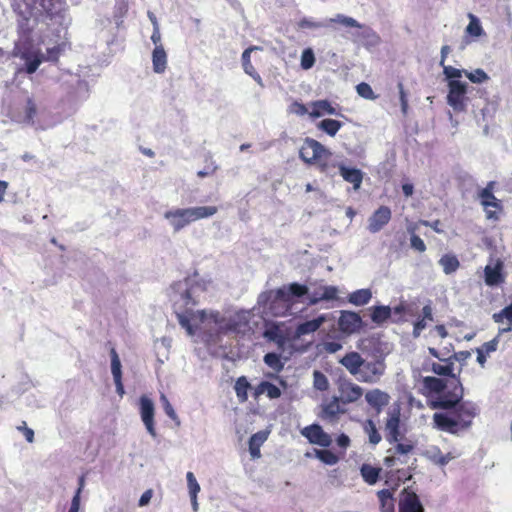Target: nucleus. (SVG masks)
Returning <instances> with one entry per match:
<instances>
[{
  "label": "nucleus",
  "mask_w": 512,
  "mask_h": 512,
  "mask_svg": "<svg viewBox=\"0 0 512 512\" xmlns=\"http://www.w3.org/2000/svg\"><path fill=\"white\" fill-rule=\"evenodd\" d=\"M345 410L340 406L339 399L334 397L328 403L321 405V411L318 414L319 418L329 423H336L341 414Z\"/></svg>",
  "instance_id": "obj_20"
},
{
  "label": "nucleus",
  "mask_w": 512,
  "mask_h": 512,
  "mask_svg": "<svg viewBox=\"0 0 512 512\" xmlns=\"http://www.w3.org/2000/svg\"><path fill=\"white\" fill-rule=\"evenodd\" d=\"M410 245L414 250H416L420 253H422L426 250V245H425L424 241L416 234H413L411 236Z\"/></svg>",
  "instance_id": "obj_63"
},
{
  "label": "nucleus",
  "mask_w": 512,
  "mask_h": 512,
  "mask_svg": "<svg viewBox=\"0 0 512 512\" xmlns=\"http://www.w3.org/2000/svg\"><path fill=\"white\" fill-rule=\"evenodd\" d=\"M360 32L354 34V41L361 42L364 45H374L380 40L378 34L369 27H362Z\"/></svg>",
  "instance_id": "obj_35"
},
{
  "label": "nucleus",
  "mask_w": 512,
  "mask_h": 512,
  "mask_svg": "<svg viewBox=\"0 0 512 512\" xmlns=\"http://www.w3.org/2000/svg\"><path fill=\"white\" fill-rule=\"evenodd\" d=\"M390 399L391 397L387 392L382 391L378 388L369 390L365 394L366 402L375 411L377 415L380 414L383 411V409L389 404Z\"/></svg>",
  "instance_id": "obj_18"
},
{
  "label": "nucleus",
  "mask_w": 512,
  "mask_h": 512,
  "mask_svg": "<svg viewBox=\"0 0 512 512\" xmlns=\"http://www.w3.org/2000/svg\"><path fill=\"white\" fill-rule=\"evenodd\" d=\"M504 263L501 259H490L484 268L485 283L489 286H498L505 281Z\"/></svg>",
  "instance_id": "obj_13"
},
{
  "label": "nucleus",
  "mask_w": 512,
  "mask_h": 512,
  "mask_svg": "<svg viewBox=\"0 0 512 512\" xmlns=\"http://www.w3.org/2000/svg\"><path fill=\"white\" fill-rule=\"evenodd\" d=\"M206 162H207V165L205 166V168L203 170H200V171L197 172V176L199 178H204V177H207V176H211L218 169L217 165L212 160L211 156L206 157Z\"/></svg>",
  "instance_id": "obj_54"
},
{
  "label": "nucleus",
  "mask_w": 512,
  "mask_h": 512,
  "mask_svg": "<svg viewBox=\"0 0 512 512\" xmlns=\"http://www.w3.org/2000/svg\"><path fill=\"white\" fill-rule=\"evenodd\" d=\"M338 167L340 175L346 182L353 184V188L358 190L363 181V173L360 169L357 168H348L343 164H336Z\"/></svg>",
  "instance_id": "obj_25"
},
{
  "label": "nucleus",
  "mask_w": 512,
  "mask_h": 512,
  "mask_svg": "<svg viewBox=\"0 0 512 512\" xmlns=\"http://www.w3.org/2000/svg\"><path fill=\"white\" fill-rule=\"evenodd\" d=\"M330 23L341 24L345 27L362 28L363 25L358 23L354 18L345 16L343 14H337L334 18L329 19Z\"/></svg>",
  "instance_id": "obj_48"
},
{
  "label": "nucleus",
  "mask_w": 512,
  "mask_h": 512,
  "mask_svg": "<svg viewBox=\"0 0 512 512\" xmlns=\"http://www.w3.org/2000/svg\"><path fill=\"white\" fill-rule=\"evenodd\" d=\"M318 129L333 137L342 127V122L335 119H324L317 124Z\"/></svg>",
  "instance_id": "obj_41"
},
{
  "label": "nucleus",
  "mask_w": 512,
  "mask_h": 512,
  "mask_svg": "<svg viewBox=\"0 0 512 512\" xmlns=\"http://www.w3.org/2000/svg\"><path fill=\"white\" fill-rule=\"evenodd\" d=\"M25 61V65L17 69V73L33 74L44 62V54L40 49L25 48L16 54Z\"/></svg>",
  "instance_id": "obj_9"
},
{
  "label": "nucleus",
  "mask_w": 512,
  "mask_h": 512,
  "mask_svg": "<svg viewBox=\"0 0 512 512\" xmlns=\"http://www.w3.org/2000/svg\"><path fill=\"white\" fill-rule=\"evenodd\" d=\"M289 113L291 114H295V115H298V116H304L305 114L308 113V109L306 108V106L298 101H294L290 106H289Z\"/></svg>",
  "instance_id": "obj_62"
},
{
  "label": "nucleus",
  "mask_w": 512,
  "mask_h": 512,
  "mask_svg": "<svg viewBox=\"0 0 512 512\" xmlns=\"http://www.w3.org/2000/svg\"><path fill=\"white\" fill-rule=\"evenodd\" d=\"M161 400L163 402V408H164V411L167 414V416L169 418H171L172 420H176L177 419L176 412L164 394L161 395Z\"/></svg>",
  "instance_id": "obj_64"
},
{
  "label": "nucleus",
  "mask_w": 512,
  "mask_h": 512,
  "mask_svg": "<svg viewBox=\"0 0 512 512\" xmlns=\"http://www.w3.org/2000/svg\"><path fill=\"white\" fill-rule=\"evenodd\" d=\"M362 427L364 432L368 435L369 442L372 445H377L381 441L382 437L373 420H365L362 424Z\"/></svg>",
  "instance_id": "obj_40"
},
{
  "label": "nucleus",
  "mask_w": 512,
  "mask_h": 512,
  "mask_svg": "<svg viewBox=\"0 0 512 512\" xmlns=\"http://www.w3.org/2000/svg\"><path fill=\"white\" fill-rule=\"evenodd\" d=\"M313 383L314 387L320 391H325L329 387V382L327 377L320 371L315 370L313 373Z\"/></svg>",
  "instance_id": "obj_52"
},
{
  "label": "nucleus",
  "mask_w": 512,
  "mask_h": 512,
  "mask_svg": "<svg viewBox=\"0 0 512 512\" xmlns=\"http://www.w3.org/2000/svg\"><path fill=\"white\" fill-rule=\"evenodd\" d=\"M214 323L215 331L221 334H227V321L228 317H225L220 312H212V318H209Z\"/></svg>",
  "instance_id": "obj_44"
},
{
  "label": "nucleus",
  "mask_w": 512,
  "mask_h": 512,
  "mask_svg": "<svg viewBox=\"0 0 512 512\" xmlns=\"http://www.w3.org/2000/svg\"><path fill=\"white\" fill-rule=\"evenodd\" d=\"M399 512H424L418 495L410 488H404L401 492Z\"/></svg>",
  "instance_id": "obj_16"
},
{
  "label": "nucleus",
  "mask_w": 512,
  "mask_h": 512,
  "mask_svg": "<svg viewBox=\"0 0 512 512\" xmlns=\"http://www.w3.org/2000/svg\"><path fill=\"white\" fill-rule=\"evenodd\" d=\"M140 415L141 419L152 437H156V429L154 422L155 408L151 399L143 395L140 398Z\"/></svg>",
  "instance_id": "obj_15"
},
{
  "label": "nucleus",
  "mask_w": 512,
  "mask_h": 512,
  "mask_svg": "<svg viewBox=\"0 0 512 512\" xmlns=\"http://www.w3.org/2000/svg\"><path fill=\"white\" fill-rule=\"evenodd\" d=\"M371 310V320L380 325L386 322L392 313V309L389 306H374L370 308Z\"/></svg>",
  "instance_id": "obj_37"
},
{
  "label": "nucleus",
  "mask_w": 512,
  "mask_h": 512,
  "mask_svg": "<svg viewBox=\"0 0 512 512\" xmlns=\"http://www.w3.org/2000/svg\"><path fill=\"white\" fill-rule=\"evenodd\" d=\"M315 61L316 60L313 50L311 48L304 49L301 54V68L304 70H308L314 66Z\"/></svg>",
  "instance_id": "obj_50"
},
{
  "label": "nucleus",
  "mask_w": 512,
  "mask_h": 512,
  "mask_svg": "<svg viewBox=\"0 0 512 512\" xmlns=\"http://www.w3.org/2000/svg\"><path fill=\"white\" fill-rule=\"evenodd\" d=\"M453 365L454 362L452 357L447 359H443L441 363H432L431 371L440 376H450L452 378L451 384L453 385V389L455 387H462L459 380L456 378L453 373Z\"/></svg>",
  "instance_id": "obj_22"
},
{
  "label": "nucleus",
  "mask_w": 512,
  "mask_h": 512,
  "mask_svg": "<svg viewBox=\"0 0 512 512\" xmlns=\"http://www.w3.org/2000/svg\"><path fill=\"white\" fill-rule=\"evenodd\" d=\"M439 264L447 275L454 273L460 267L458 258L451 253L444 254L440 258Z\"/></svg>",
  "instance_id": "obj_38"
},
{
  "label": "nucleus",
  "mask_w": 512,
  "mask_h": 512,
  "mask_svg": "<svg viewBox=\"0 0 512 512\" xmlns=\"http://www.w3.org/2000/svg\"><path fill=\"white\" fill-rule=\"evenodd\" d=\"M453 458H454V456L452 455V453L449 452V453L443 454L439 449H437V451L432 456L434 463H436L440 466H444V465L448 464Z\"/></svg>",
  "instance_id": "obj_57"
},
{
  "label": "nucleus",
  "mask_w": 512,
  "mask_h": 512,
  "mask_svg": "<svg viewBox=\"0 0 512 512\" xmlns=\"http://www.w3.org/2000/svg\"><path fill=\"white\" fill-rule=\"evenodd\" d=\"M209 318H212V312L206 313L205 310L177 313L178 322L188 335L201 334L212 339L218 337L219 333L215 331L214 323Z\"/></svg>",
  "instance_id": "obj_4"
},
{
  "label": "nucleus",
  "mask_w": 512,
  "mask_h": 512,
  "mask_svg": "<svg viewBox=\"0 0 512 512\" xmlns=\"http://www.w3.org/2000/svg\"><path fill=\"white\" fill-rule=\"evenodd\" d=\"M153 70L156 73H163L167 67V54L162 45L155 46L152 52Z\"/></svg>",
  "instance_id": "obj_29"
},
{
  "label": "nucleus",
  "mask_w": 512,
  "mask_h": 512,
  "mask_svg": "<svg viewBox=\"0 0 512 512\" xmlns=\"http://www.w3.org/2000/svg\"><path fill=\"white\" fill-rule=\"evenodd\" d=\"M372 297V293L369 289H359L349 294L348 301L356 306H362L367 304Z\"/></svg>",
  "instance_id": "obj_39"
},
{
  "label": "nucleus",
  "mask_w": 512,
  "mask_h": 512,
  "mask_svg": "<svg viewBox=\"0 0 512 512\" xmlns=\"http://www.w3.org/2000/svg\"><path fill=\"white\" fill-rule=\"evenodd\" d=\"M262 394H266L269 399H277L281 396V390L268 381H262L254 388L252 396L258 400Z\"/></svg>",
  "instance_id": "obj_27"
},
{
  "label": "nucleus",
  "mask_w": 512,
  "mask_h": 512,
  "mask_svg": "<svg viewBox=\"0 0 512 512\" xmlns=\"http://www.w3.org/2000/svg\"><path fill=\"white\" fill-rule=\"evenodd\" d=\"M27 6L36 9L48 17L59 15L64 9V0H23Z\"/></svg>",
  "instance_id": "obj_12"
},
{
  "label": "nucleus",
  "mask_w": 512,
  "mask_h": 512,
  "mask_svg": "<svg viewBox=\"0 0 512 512\" xmlns=\"http://www.w3.org/2000/svg\"><path fill=\"white\" fill-rule=\"evenodd\" d=\"M315 455L320 461L327 465H334L339 460L338 456L334 452L327 449L315 450Z\"/></svg>",
  "instance_id": "obj_47"
},
{
  "label": "nucleus",
  "mask_w": 512,
  "mask_h": 512,
  "mask_svg": "<svg viewBox=\"0 0 512 512\" xmlns=\"http://www.w3.org/2000/svg\"><path fill=\"white\" fill-rule=\"evenodd\" d=\"M264 363L271 368L275 373H280L284 368V363L281 356L277 353L270 352L264 355Z\"/></svg>",
  "instance_id": "obj_43"
},
{
  "label": "nucleus",
  "mask_w": 512,
  "mask_h": 512,
  "mask_svg": "<svg viewBox=\"0 0 512 512\" xmlns=\"http://www.w3.org/2000/svg\"><path fill=\"white\" fill-rule=\"evenodd\" d=\"M247 322L243 321L239 317H228L227 321V334L228 333H241L245 330Z\"/></svg>",
  "instance_id": "obj_46"
},
{
  "label": "nucleus",
  "mask_w": 512,
  "mask_h": 512,
  "mask_svg": "<svg viewBox=\"0 0 512 512\" xmlns=\"http://www.w3.org/2000/svg\"><path fill=\"white\" fill-rule=\"evenodd\" d=\"M469 17H470V23L467 26L466 31L470 35L479 36L480 35V23H479L478 19L472 14H470Z\"/></svg>",
  "instance_id": "obj_60"
},
{
  "label": "nucleus",
  "mask_w": 512,
  "mask_h": 512,
  "mask_svg": "<svg viewBox=\"0 0 512 512\" xmlns=\"http://www.w3.org/2000/svg\"><path fill=\"white\" fill-rule=\"evenodd\" d=\"M493 318L497 323L502 322L505 318L510 324H512V303L503 308L500 312L495 313Z\"/></svg>",
  "instance_id": "obj_56"
},
{
  "label": "nucleus",
  "mask_w": 512,
  "mask_h": 512,
  "mask_svg": "<svg viewBox=\"0 0 512 512\" xmlns=\"http://www.w3.org/2000/svg\"><path fill=\"white\" fill-rule=\"evenodd\" d=\"M400 416V408L396 405L388 411V417L385 422V438L390 444H395L393 448L387 450V455L383 460L384 465L390 469L408 464L410 455L415 448L411 440L405 439L404 442H401Z\"/></svg>",
  "instance_id": "obj_2"
},
{
  "label": "nucleus",
  "mask_w": 512,
  "mask_h": 512,
  "mask_svg": "<svg viewBox=\"0 0 512 512\" xmlns=\"http://www.w3.org/2000/svg\"><path fill=\"white\" fill-rule=\"evenodd\" d=\"M443 67V73L445 77L451 81V80H459V78L462 77L463 71L457 68H454L452 66H442Z\"/></svg>",
  "instance_id": "obj_59"
},
{
  "label": "nucleus",
  "mask_w": 512,
  "mask_h": 512,
  "mask_svg": "<svg viewBox=\"0 0 512 512\" xmlns=\"http://www.w3.org/2000/svg\"><path fill=\"white\" fill-rule=\"evenodd\" d=\"M393 491L394 489H382L377 492L381 512H395Z\"/></svg>",
  "instance_id": "obj_32"
},
{
  "label": "nucleus",
  "mask_w": 512,
  "mask_h": 512,
  "mask_svg": "<svg viewBox=\"0 0 512 512\" xmlns=\"http://www.w3.org/2000/svg\"><path fill=\"white\" fill-rule=\"evenodd\" d=\"M338 289L335 286H321L314 290L309 298V305H316L321 301L337 299Z\"/></svg>",
  "instance_id": "obj_24"
},
{
  "label": "nucleus",
  "mask_w": 512,
  "mask_h": 512,
  "mask_svg": "<svg viewBox=\"0 0 512 512\" xmlns=\"http://www.w3.org/2000/svg\"><path fill=\"white\" fill-rule=\"evenodd\" d=\"M328 320L327 314H321L317 318L305 321L296 326L295 336L301 337L317 331Z\"/></svg>",
  "instance_id": "obj_23"
},
{
  "label": "nucleus",
  "mask_w": 512,
  "mask_h": 512,
  "mask_svg": "<svg viewBox=\"0 0 512 512\" xmlns=\"http://www.w3.org/2000/svg\"><path fill=\"white\" fill-rule=\"evenodd\" d=\"M301 434L311 444L319 445L322 447H329L332 443L331 436L328 433H326L323 430V428L318 424H311L309 426L304 427L301 430Z\"/></svg>",
  "instance_id": "obj_14"
},
{
  "label": "nucleus",
  "mask_w": 512,
  "mask_h": 512,
  "mask_svg": "<svg viewBox=\"0 0 512 512\" xmlns=\"http://www.w3.org/2000/svg\"><path fill=\"white\" fill-rule=\"evenodd\" d=\"M110 357H111V372H112L114 381L122 380L121 361H120L117 351L113 347L110 350Z\"/></svg>",
  "instance_id": "obj_45"
},
{
  "label": "nucleus",
  "mask_w": 512,
  "mask_h": 512,
  "mask_svg": "<svg viewBox=\"0 0 512 512\" xmlns=\"http://www.w3.org/2000/svg\"><path fill=\"white\" fill-rule=\"evenodd\" d=\"M37 108L32 99H28L25 106V120L28 123H33L34 117L36 116Z\"/></svg>",
  "instance_id": "obj_58"
},
{
  "label": "nucleus",
  "mask_w": 512,
  "mask_h": 512,
  "mask_svg": "<svg viewBox=\"0 0 512 512\" xmlns=\"http://www.w3.org/2000/svg\"><path fill=\"white\" fill-rule=\"evenodd\" d=\"M447 102L455 111L465 108L467 85L459 80L448 81Z\"/></svg>",
  "instance_id": "obj_10"
},
{
  "label": "nucleus",
  "mask_w": 512,
  "mask_h": 512,
  "mask_svg": "<svg viewBox=\"0 0 512 512\" xmlns=\"http://www.w3.org/2000/svg\"><path fill=\"white\" fill-rule=\"evenodd\" d=\"M358 347L367 356L372 357L373 359H383L384 361L390 352L388 344L376 335L363 338Z\"/></svg>",
  "instance_id": "obj_7"
},
{
  "label": "nucleus",
  "mask_w": 512,
  "mask_h": 512,
  "mask_svg": "<svg viewBox=\"0 0 512 512\" xmlns=\"http://www.w3.org/2000/svg\"><path fill=\"white\" fill-rule=\"evenodd\" d=\"M268 438V432L259 431L253 434L249 439V452L253 459L260 458L261 452L260 447Z\"/></svg>",
  "instance_id": "obj_31"
},
{
  "label": "nucleus",
  "mask_w": 512,
  "mask_h": 512,
  "mask_svg": "<svg viewBox=\"0 0 512 512\" xmlns=\"http://www.w3.org/2000/svg\"><path fill=\"white\" fill-rule=\"evenodd\" d=\"M255 49H257V47L251 46L244 50V52L242 53V65L245 73L251 76L257 83L262 85V78L252 65L250 59L251 52Z\"/></svg>",
  "instance_id": "obj_30"
},
{
  "label": "nucleus",
  "mask_w": 512,
  "mask_h": 512,
  "mask_svg": "<svg viewBox=\"0 0 512 512\" xmlns=\"http://www.w3.org/2000/svg\"><path fill=\"white\" fill-rule=\"evenodd\" d=\"M340 392L345 403L356 402L363 395V389L352 382L343 383L340 387Z\"/></svg>",
  "instance_id": "obj_26"
},
{
  "label": "nucleus",
  "mask_w": 512,
  "mask_h": 512,
  "mask_svg": "<svg viewBox=\"0 0 512 512\" xmlns=\"http://www.w3.org/2000/svg\"><path fill=\"white\" fill-rule=\"evenodd\" d=\"M340 363L348 370L351 375L358 378L362 369V365L364 364V359L358 352L352 351L346 353L341 358Z\"/></svg>",
  "instance_id": "obj_21"
},
{
  "label": "nucleus",
  "mask_w": 512,
  "mask_h": 512,
  "mask_svg": "<svg viewBox=\"0 0 512 512\" xmlns=\"http://www.w3.org/2000/svg\"><path fill=\"white\" fill-rule=\"evenodd\" d=\"M501 191L497 181H490L482 188V209L485 220L496 227L505 215L504 200L496 196Z\"/></svg>",
  "instance_id": "obj_5"
},
{
  "label": "nucleus",
  "mask_w": 512,
  "mask_h": 512,
  "mask_svg": "<svg viewBox=\"0 0 512 512\" xmlns=\"http://www.w3.org/2000/svg\"><path fill=\"white\" fill-rule=\"evenodd\" d=\"M164 217L169 220L174 232H178L192 223L187 208H178L166 211Z\"/></svg>",
  "instance_id": "obj_19"
},
{
  "label": "nucleus",
  "mask_w": 512,
  "mask_h": 512,
  "mask_svg": "<svg viewBox=\"0 0 512 512\" xmlns=\"http://www.w3.org/2000/svg\"><path fill=\"white\" fill-rule=\"evenodd\" d=\"M64 51V44H58L54 47L48 48L46 55H44V61L58 63L60 55Z\"/></svg>",
  "instance_id": "obj_51"
},
{
  "label": "nucleus",
  "mask_w": 512,
  "mask_h": 512,
  "mask_svg": "<svg viewBox=\"0 0 512 512\" xmlns=\"http://www.w3.org/2000/svg\"><path fill=\"white\" fill-rule=\"evenodd\" d=\"M462 393V387H455L452 393L441 394L433 402V408L447 410L433 415V423L438 430L455 434L472 423L476 416L475 408L469 403L461 402Z\"/></svg>",
  "instance_id": "obj_1"
},
{
  "label": "nucleus",
  "mask_w": 512,
  "mask_h": 512,
  "mask_svg": "<svg viewBox=\"0 0 512 512\" xmlns=\"http://www.w3.org/2000/svg\"><path fill=\"white\" fill-rule=\"evenodd\" d=\"M356 91L361 97L365 99L373 100L376 98L371 86L366 82L359 83L356 86Z\"/></svg>",
  "instance_id": "obj_55"
},
{
  "label": "nucleus",
  "mask_w": 512,
  "mask_h": 512,
  "mask_svg": "<svg viewBox=\"0 0 512 512\" xmlns=\"http://www.w3.org/2000/svg\"><path fill=\"white\" fill-rule=\"evenodd\" d=\"M381 468L373 467L370 464L364 463L360 467V474L363 480L368 485H374L380 478Z\"/></svg>",
  "instance_id": "obj_34"
},
{
  "label": "nucleus",
  "mask_w": 512,
  "mask_h": 512,
  "mask_svg": "<svg viewBox=\"0 0 512 512\" xmlns=\"http://www.w3.org/2000/svg\"><path fill=\"white\" fill-rule=\"evenodd\" d=\"M363 327L361 316L353 311L343 310L338 319L339 330L346 335H352Z\"/></svg>",
  "instance_id": "obj_11"
},
{
  "label": "nucleus",
  "mask_w": 512,
  "mask_h": 512,
  "mask_svg": "<svg viewBox=\"0 0 512 512\" xmlns=\"http://www.w3.org/2000/svg\"><path fill=\"white\" fill-rule=\"evenodd\" d=\"M423 385L424 388L427 389L429 392H435V393H441L445 394V388L446 384L442 379L427 376L423 379Z\"/></svg>",
  "instance_id": "obj_42"
},
{
  "label": "nucleus",
  "mask_w": 512,
  "mask_h": 512,
  "mask_svg": "<svg viewBox=\"0 0 512 512\" xmlns=\"http://www.w3.org/2000/svg\"><path fill=\"white\" fill-rule=\"evenodd\" d=\"M300 159L309 165H316L321 173L329 174L336 168V163L331 161L332 153L319 141L306 138L299 151Z\"/></svg>",
  "instance_id": "obj_3"
},
{
  "label": "nucleus",
  "mask_w": 512,
  "mask_h": 512,
  "mask_svg": "<svg viewBox=\"0 0 512 512\" xmlns=\"http://www.w3.org/2000/svg\"><path fill=\"white\" fill-rule=\"evenodd\" d=\"M270 295H273L268 307L270 313L276 317L287 316L295 301L291 299L286 286L271 291Z\"/></svg>",
  "instance_id": "obj_6"
},
{
  "label": "nucleus",
  "mask_w": 512,
  "mask_h": 512,
  "mask_svg": "<svg viewBox=\"0 0 512 512\" xmlns=\"http://www.w3.org/2000/svg\"><path fill=\"white\" fill-rule=\"evenodd\" d=\"M186 479H187V486H188V490H189V495L190 496H197L198 493L200 492V485L197 482L194 473L191 472V471L187 472Z\"/></svg>",
  "instance_id": "obj_53"
},
{
  "label": "nucleus",
  "mask_w": 512,
  "mask_h": 512,
  "mask_svg": "<svg viewBox=\"0 0 512 512\" xmlns=\"http://www.w3.org/2000/svg\"><path fill=\"white\" fill-rule=\"evenodd\" d=\"M286 288L291 299L293 300L294 298H301L308 293V287L306 285H302L296 282L287 285Z\"/></svg>",
  "instance_id": "obj_49"
},
{
  "label": "nucleus",
  "mask_w": 512,
  "mask_h": 512,
  "mask_svg": "<svg viewBox=\"0 0 512 512\" xmlns=\"http://www.w3.org/2000/svg\"><path fill=\"white\" fill-rule=\"evenodd\" d=\"M386 372V363L383 359L365 361L358 380L364 383H377Z\"/></svg>",
  "instance_id": "obj_8"
},
{
  "label": "nucleus",
  "mask_w": 512,
  "mask_h": 512,
  "mask_svg": "<svg viewBox=\"0 0 512 512\" xmlns=\"http://www.w3.org/2000/svg\"><path fill=\"white\" fill-rule=\"evenodd\" d=\"M392 217L391 209L388 206L381 205L375 210L368 220V230L371 233L379 232L384 226H386Z\"/></svg>",
  "instance_id": "obj_17"
},
{
  "label": "nucleus",
  "mask_w": 512,
  "mask_h": 512,
  "mask_svg": "<svg viewBox=\"0 0 512 512\" xmlns=\"http://www.w3.org/2000/svg\"><path fill=\"white\" fill-rule=\"evenodd\" d=\"M251 389V384L249 383L246 376H240L236 379L234 390L237 396V399L240 403H244L248 400V390Z\"/></svg>",
  "instance_id": "obj_36"
},
{
  "label": "nucleus",
  "mask_w": 512,
  "mask_h": 512,
  "mask_svg": "<svg viewBox=\"0 0 512 512\" xmlns=\"http://www.w3.org/2000/svg\"><path fill=\"white\" fill-rule=\"evenodd\" d=\"M187 209L192 222L203 218L211 217L218 211V208L216 206H199Z\"/></svg>",
  "instance_id": "obj_33"
},
{
  "label": "nucleus",
  "mask_w": 512,
  "mask_h": 512,
  "mask_svg": "<svg viewBox=\"0 0 512 512\" xmlns=\"http://www.w3.org/2000/svg\"><path fill=\"white\" fill-rule=\"evenodd\" d=\"M312 110L309 112L311 118H319L325 114H337L335 108L328 100H317L312 102Z\"/></svg>",
  "instance_id": "obj_28"
},
{
  "label": "nucleus",
  "mask_w": 512,
  "mask_h": 512,
  "mask_svg": "<svg viewBox=\"0 0 512 512\" xmlns=\"http://www.w3.org/2000/svg\"><path fill=\"white\" fill-rule=\"evenodd\" d=\"M398 90H399V98H400V103H401V110L403 112V114H406L407 113V110H408V96H407V93L404 89V85L402 82H399L398 85Z\"/></svg>",
  "instance_id": "obj_61"
}]
</instances>
